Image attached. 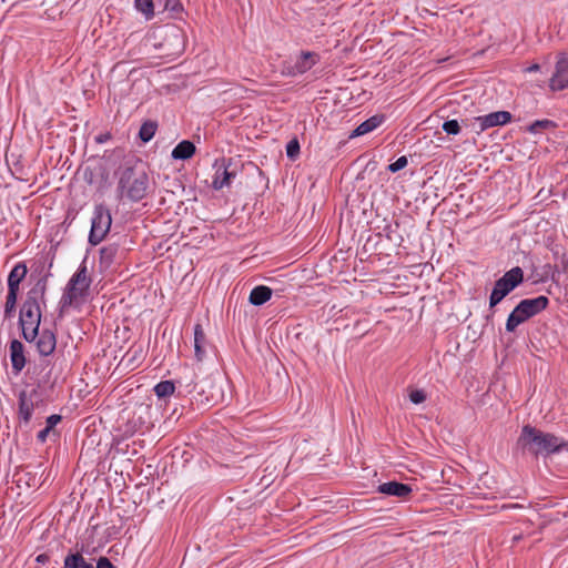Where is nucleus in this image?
Instances as JSON below:
<instances>
[{
	"instance_id": "obj_14",
	"label": "nucleus",
	"mask_w": 568,
	"mask_h": 568,
	"mask_svg": "<svg viewBox=\"0 0 568 568\" xmlns=\"http://www.w3.org/2000/svg\"><path fill=\"white\" fill-rule=\"evenodd\" d=\"M375 491L385 497L406 498L413 494L414 488L410 484L390 479L387 481H379Z\"/></svg>"
},
{
	"instance_id": "obj_6",
	"label": "nucleus",
	"mask_w": 568,
	"mask_h": 568,
	"mask_svg": "<svg viewBox=\"0 0 568 568\" xmlns=\"http://www.w3.org/2000/svg\"><path fill=\"white\" fill-rule=\"evenodd\" d=\"M44 290H31L20 310V326L23 337L32 341L38 336L41 322V310L39 300L43 296Z\"/></svg>"
},
{
	"instance_id": "obj_51",
	"label": "nucleus",
	"mask_w": 568,
	"mask_h": 568,
	"mask_svg": "<svg viewBox=\"0 0 568 568\" xmlns=\"http://www.w3.org/2000/svg\"><path fill=\"white\" fill-rule=\"evenodd\" d=\"M519 539H520V536H515V537H514V540H515V541H517V540H519Z\"/></svg>"
},
{
	"instance_id": "obj_33",
	"label": "nucleus",
	"mask_w": 568,
	"mask_h": 568,
	"mask_svg": "<svg viewBox=\"0 0 568 568\" xmlns=\"http://www.w3.org/2000/svg\"><path fill=\"white\" fill-rule=\"evenodd\" d=\"M175 386L172 381H163L154 386V393L159 398H164L174 393Z\"/></svg>"
},
{
	"instance_id": "obj_23",
	"label": "nucleus",
	"mask_w": 568,
	"mask_h": 568,
	"mask_svg": "<svg viewBox=\"0 0 568 568\" xmlns=\"http://www.w3.org/2000/svg\"><path fill=\"white\" fill-rule=\"evenodd\" d=\"M206 337L201 324L194 326V354L199 362L203 361L206 351Z\"/></svg>"
},
{
	"instance_id": "obj_29",
	"label": "nucleus",
	"mask_w": 568,
	"mask_h": 568,
	"mask_svg": "<svg viewBox=\"0 0 568 568\" xmlns=\"http://www.w3.org/2000/svg\"><path fill=\"white\" fill-rule=\"evenodd\" d=\"M554 70H556L558 74L568 77V52L567 51H560L556 54Z\"/></svg>"
},
{
	"instance_id": "obj_34",
	"label": "nucleus",
	"mask_w": 568,
	"mask_h": 568,
	"mask_svg": "<svg viewBox=\"0 0 568 568\" xmlns=\"http://www.w3.org/2000/svg\"><path fill=\"white\" fill-rule=\"evenodd\" d=\"M156 123L153 121H146L144 122L139 131V136L143 142H149L156 132Z\"/></svg>"
},
{
	"instance_id": "obj_41",
	"label": "nucleus",
	"mask_w": 568,
	"mask_h": 568,
	"mask_svg": "<svg viewBox=\"0 0 568 568\" xmlns=\"http://www.w3.org/2000/svg\"><path fill=\"white\" fill-rule=\"evenodd\" d=\"M300 152V144L297 140H292L286 145V154L290 159L294 160Z\"/></svg>"
},
{
	"instance_id": "obj_46",
	"label": "nucleus",
	"mask_w": 568,
	"mask_h": 568,
	"mask_svg": "<svg viewBox=\"0 0 568 568\" xmlns=\"http://www.w3.org/2000/svg\"><path fill=\"white\" fill-rule=\"evenodd\" d=\"M560 270L562 273H567L568 272V253H561V256H560Z\"/></svg>"
},
{
	"instance_id": "obj_2",
	"label": "nucleus",
	"mask_w": 568,
	"mask_h": 568,
	"mask_svg": "<svg viewBox=\"0 0 568 568\" xmlns=\"http://www.w3.org/2000/svg\"><path fill=\"white\" fill-rule=\"evenodd\" d=\"M329 93V90L322 89V118L323 123L325 124H322V131L329 130L335 131V133L329 134L328 136H324L322 134V140L325 139L326 141V151L324 155H322V162L325 160V164H322V173L327 170L333 172L334 168L337 165V163L329 165L328 162L337 158L339 155V152L343 150L337 146L336 129H338L337 125L342 124L344 120L347 118V111L343 106H341L336 111L328 110V103L326 102V100H334L333 97H328Z\"/></svg>"
},
{
	"instance_id": "obj_25",
	"label": "nucleus",
	"mask_w": 568,
	"mask_h": 568,
	"mask_svg": "<svg viewBox=\"0 0 568 568\" xmlns=\"http://www.w3.org/2000/svg\"><path fill=\"white\" fill-rule=\"evenodd\" d=\"M272 296V290L264 285H258L251 291L248 301L253 305H262Z\"/></svg>"
},
{
	"instance_id": "obj_22",
	"label": "nucleus",
	"mask_w": 568,
	"mask_h": 568,
	"mask_svg": "<svg viewBox=\"0 0 568 568\" xmlns=\"http://www.w3.org/2000/svg\"><path fill=\"white\" fill-rule=\"evenodd\" d=\"M28 273L24 263H18L11 270L8 276V290L19 292L20 283L23 281Z\"/></svg>"
},
{
	"instance_id": "obj_3",
	"label": "nucleus",
	"mask_w": 568,
	"mask_h": 568,
	"mask_svg": "<svg viewBox=\"0 0 568 568\" xmlns=\"http://www.w3.org/2000/svg\"><path fill=\"white\" fill-rule=\"evenodd\" d=\"M550 305L545 294L520 298L508 313L505 321V333L517 335L521 325L544 313Z\"/></svg>"
},
{
	"instance_id": "obj_43",
	"label": "nucleus",
	"mask_w": 568,
	"mask_h": 568,
	"mask_svg": "<svg viewBox=\"0 0 568 568\" xmlns=\"http://www.w3.org/2000/svg\"><path fill=\"white\" fill-rule=\"evenodd\" d=\"M436 62L438 64H445V63L455 64L457 62L456 53H449L444 57H437Z\"/></svg>"
},
{
	"instance_id": "obj_44",
	"label": "nucleus",
	"mask_w": 568,
	"mask_h": 568,
	"mask_svg": "<svg viewBox=\"0 0 568 568\" xmlns=\"http://www.w3.org/2000/svg\"><path fill=\"white\" fill-rule=\"evenodd\" d=\"M325 498H326V496L324 495V489L322 488V508H321L322 514L331 513L333 509L332 500H326Z\"/></svg>"
},
{
	"instance_id": "obj_13",
	"label": "nucleus",
	"mask_w": 568,
	"mask_h": 568,
	"mask_svg": "<svg viewBox=\"0 0 568 568\" xmlns=\"http://www.w3.org/2000/svg\"><path fill=\"white\" fill-rule=\"evenodd\" d=\"M231 161L221 158L216 159L213 163L214 175L212 180V187L216 191L222 190L225 186H230L233 179L236 176V171L231 170Z\"/></svg>"
},
{
	"instance_id": "obj_27",
	"label": "nucleus",
	"mask_w": 568,
	"mask_h": 568,
	"mask_svg": "<svg viewBox=\"0 0 568 568\" xmlns=\"http://www.w3.org/2000/svg\"><path fill=\"white\" fill-rule=\"evenodd\" d=\"M63 568H93V566L81 554L75 552L64 558Z\"/></svg>"
},
{
	"instance_id": "obj_49",
	"label": "nucleus",
	"mask_w": 568,
	"mask_h": 568,
	"mask_svg": "<svg viewBox=\"0 0 568 568\" xmlns=\"http://www.w3.org/2000/svg\"><path fill=\"white\" fill-rule=\"evenodd\" d=\"M551 253H552V256H554L555 260H559L560 261L561 254H559L558 248L551 250Z\"/></svg>"
},
{
	"instance_id": "obj_8",
	"label": "nucleus",
	"mask_w": 568,
	"mask_h": 568,
	"mask_svg": "<svg viewBox=\"0 0 568 568\" xmlns=\"http://www.w3.org/2000/svg\"><path fill=\"white\" fill-rule=\"evenodd\" d=\"M352 166H358V172L354 178V189L358 191H368L372 189V181H387L386 172L377 171L378 162L375 156L367 158V154L359 155Z\"/></svg>"
},
{
	"instance_id": "obj_45",
	"label": "nucleus",
	"mask_w": 568,
	"mask_h": 568,
	"mask_svg": "<svg viewBox=\"0 0 568 568\" xmlns=\"http://www.w3.org/2000/svg\"><path fill=\"white\" fill-rule=\"evenodd\" d=\"M525 73H537L541 72V64L538 62L530 63L529 65L523 69Z\"/></svg>"
},
{
	"instance_id": "obj_26",
	"label": "nucleus",
	"mask_w": 568,
	"mask_h": 568,
	"mask_svg": "<svg viewBox=\"0 0 568 568\" xmlns=\"http://www.w3.org/2000/svg\"><path fill=\"white\" fill-rule=\"evenodd\" d=\"M548 89L551 93H557L567 90L568 77L558 74L557 71L554 70L548 80Z\"/></svg>"
},
{
	"instance_id": "obj_18",
	"label": "nucleus",
	"mask_w": 568,
	"mask_h": 568,
	"mask_svg": "<svg viewBox=\"0 0 568 568\" xmlns=\"http://www.w3.org/2000/svg\"><path fill=\"white\" fill-rule=\"evenodd\" d=\"M384 225L377 226L379 229V232L376 234V236H385L388 241L394 243L395 245H400L403 242V236L398 233L399 223L396 221L394 224L392 221H388L386 219L383 220Z\"/></svg>"
},
{
	"instance_id": "obj_9",
	"label": "nucleus",
	"mask_w": 568,
	"mask_h": 568,
	"mask_svg": "<svg viewBox=\"0 0 568 568\" xmlns=\"http://www.w3.org/2000/svg\"><path fill=\"white\" fill-rule=\"evenodd\" d=\"M521 254L524 272L526 270L529 271V274H526L527 283L540 285L550 281L556 285L559 284V275L562 273L559 266L546 263L541 267H538L531 253L521 252Z\"/></svg>"
},
{
	"instance_id": "obj_50",
	"label": "nucleus",
	"mask_w": 568,
	"mask_h": 568,
	"mask_svg": "<svg viewBox=\"0 0 568 568\" xmlns=\"http://www.w3.org/2000/svg\"><path fill=\"white\" fill-rule=\"evenodd\" d=\"M38 561H44V555H40L38 558H37Z\"/></svg>"
},
{
	"instance_id": "obj_17",
	"label": "nucleus",
	"mask_w": 568,
	"mask_h": 568,
	"mask_svg": "<svg viewBox=\"0 0 568 568\" xmlns=\"http://www.w3.org/2000/svg\"><path fill=\"white\" fill-rule=\"evenodd\" d=\"M347 257V251L339 248L336 253L327 258L326 253L322 252V275L325 272L334 273L339 272L344 266V261Z\"/></svg>"
},
{
	"instance_id": "obj_4",
	"label": "nucleus",
	"mask_w": 568,
	"mask_h": 568,
	"mask_svg": "<svg viewBox=\"0 0 568 568\" xmlns=\"http://www.w3.org/2000/svg\"><path fill=\"white\" fill-rule=\"evenodd\" d=\"M150 187V179L142 166H130L121 171L118 181L120 199L139 202L144 199Z\"/></svg>"
},
{
	"instance_id": "obj_16",
	"label": "nucleus",
	"mask_w": 568,
	"mask_h": 568,
	"mask_svg": "<svg viewBox=\"0 0 568 568\" xmlns=\"http://www.w3.org/2000/svg\"><path fill=\"white\" fill-rule=\"evenodd\" d=\"M558 128V123L555 120L548 118L535 119L529 121L524 126V132L530 135H541L546 132H552Z\"/></svg>"
},
{
	"instance_id": "obj_52",
	"label": "nucleus",
	"mask_w": 568,
	"mask_h": 568,
	"mask_svg": "<svg viewBox=\"0 0 568 568\" xmlns=\"http://www.w3.org/2000/svg\"><path fill=\"white\" fill-rule=\"evenodd\" d=\"M108 251H109L108 248H103L102 254H105Z\"/></svg>"
},
{
	"instance_id": "obj_35",
	"label": "nucleus",
	"mask_w": 568,
	"mask_h": 568,
	"mask_svg": "<svg viewBox=\"0 0 568 568\" xmlns=\"http://www.w3.org/2000/svg\"><path fill=\"white\" fill-rule=\"evenodd\" d=\"M408 155H400L397 159L390 161L386 168V171L389 173H397L404 170L408 165Z\"/></svg>"
},
{
	"instance_id": "obj_48",
	"label": "nucleus",
	"mask_w": 568,
	"mask_h": 568,
	"mask_svg": "<svg viewBox=\"0 0 568 568\" xmlns=\"http://www.w3.org/2000/svg\"><path fill=\"white\" fill-rule=\"evenodd\" d=\"M182 382L186 383L185 386L190 387V392L194 389V381L192 377L189 378L187 376H182L180 378V383H182Z\"/></svg>"
},
{
	"instance_id": "obj_40",
	"label": "nucleus",
	"mask_w": 568,
	"mask_h": 568,
	"mask_svg": "<svg viewBox=\"0 0 568 568\" xmlns=\"http://www.w3.org/2000/svg\"><path fill=\"white\" fill-rule=\"evenodd\" d=\"M164 9L172 13H180L183 8L180 0H165Z\"/></svg>"
},
{
	"instance_id": "obj_21",
	"label": "nucleus",
	"mask_w": 568,
	"mask_h": 568,
	"mask_svg": "<svg viewBox=\"0 0 568 568\" xmlns=\"http://www.w3.org/2000/svg\"><path fill=\"white\" fill-rule=\"evenodd\" d=\"M10 357L12 363V368L19 373L26 365V358L23 354V345L21 342L13 339L10 343Z\"/></svg>"
},
{
	"instance_id": "obj_47",
	"label": "nucleus",
	"mask_w": 568,
	"mask_h": 568,
	"mask_svg": "<svg viewBox=\"0 0 568 568\" xmlns=\"http://www.w3.org/2000/svg\"><path fill=\"white\" fill-rule=\"evenodd\" d=\"M97 568H114V566L111 564V561L108 558L101 557L98 560Z\"/></svg>"
},
{
	"instance_id": "obj_15",
	"label": "nucleus",
	"mask_w": 568,
	"mask_h": 568,
	"mask_svg": "<svg viewBox=\"0 0 568 568\" xmlns=\"http://www.w3.org/2000/svg\"><path fill=\"white\" fill-rule=\"evenodd\" d=\"M152 45L162 50L160 57L174 58L182 52L184 41L183 38H163L162 41L153 42Z\"/></svg>"
},
{
	"instance_id": "obj_11",
	"label": "nucleus",
	"mask_w": 568,
	"mask_h": 568,
	"mask_svg": "<svg viewBox=\"0 0 568 568\" xmlns=\"http://www.w3.org/2000/svg\"><path fill=\"white\" fill-rule=\"evenodd\" d=\"M514 115L508 110H494L486 114L474 116L469 126L476 134H480L491 128H499L510 124Z\"/></svg>"
},
{
	"instance_id": "obj_39",
	"label": "nucleus",
	"mask_w": 568,
	"mask_h": 568,
	"mask_svg": "<svg viewBox=\"0 0 568 568\" xmlns=\"http://www.w3.org/2000/svg\"><path fill=\"white\" fill-rule=\"evenodd\" d=\"M495 54V50L491 48V45H487L483 49H479L477 51H475L473 54H471V59L474 61L480 59V58H484L486 55H489L490 58H493Z\"/></svg>"
},
{
	"instance_id": "obj_1",
	"label": "nucleus",
	"mask_w": 568,
	"mask_h": 568,
	"mask_svg": "<svg viewBox=\"0 0 568 568\" xmlns=\"http://www.w3.org/2000/svg\"><path fill=\"white\" fill-rule=\"evenodd\" d=\"M567 453L568 439L552 432L538 428L529 423L520 427L514 445V454L544 460Z\"/></svg>"
},
{
	"instance_id": "obj_30",
	"label": "nucleus",
	"mask_w": 568,
	"mask_h": 568,
	"mask_svg": "<svg viewBox=\"0 0 568 568\" xmlns=\"http://www.w3.org/2000/svg\"><path fill=\"white\" fill-rule=\"evenodd\" d=\"M61 416L53 414L47 418V426L38 433V440L44 443L49 434L53 430L54 426L60 423Z\"/></svg>"
},
{
	"instance_id": "obj_12",
	"label": "nucleus",
	"mask_w": 568,
	"mask_h": 568,
	"mask_svg": "<svg viewBox=\"0 0 568 568\" xmlns=\"http://www.w3.org/2000/svg\"><path fill=\"white\" fill-rule=\"evenodd\" d=\"M111 223L112 217L110 211L103 205H97L91 221L89 242L92 245L100 244L109 233Z\"/></svg>"
},
{
	"instance_id": "obj_38",
	"label": "nucleus",
	"mask_w": 568,
	"mask_h": 568,
	"mask_svg": "<svg viewBox=\"0 0 568 568\" xmlns=\"http://www.w3.org/2000/svg\"><path fill=\"white\" fill-rule=\"evenodd\" d=\"M312 54L311 53H304L303 57H302V61L301 63H297L296 65V71L298 73H303L305 72L307 69L311 68L312 63H313V60H312Z\"/></svg>"
},
{
	"instance_id": "obj_28",
	"label": "nucleus",
	"mask_w": 568,
	"mask_h": 568,
	"mask_svg": "<svg viewBox=\"0 0 568 568\" xmlns=\"http://www.w3.org/2000/svg\"><path fill=\"white\" fill-rule=\"evenodd\" d=\"M134 7L145 20H151L154 16V3L153 0H134Z\"/></svg>"
},
{
	"instance_id": "obj_19",
	"label": "nucleus",
	"mask_w": 568,
	"mask_h": 568,
	"mask_svg": "<svg viewBox=\"0 0 568 568\" xmlns=\"http://www.w3.org/2000/svg\"><path fill=\"white\" fill-rule=\"evenodd\" d=\"M55 336L50 331H42L37 339V349L42 356L52 354L55 349Z\"/></svg>"
},
{
	"instance_id": "obj_5",
	"label": "nucleus",
	"mask_w": 568,
	"mask_h": 568,
	"mask_svg": "<svg viewBox=\"0 0 568 568\" xmlns=\"http://www.w3.org/2000/svg\"><path fill=\"white\" fill-rule=\"evenodd\" d=\"M91 278L88 268L82 263L69 280L60 300V311L65 312L70 307L79 308L87 301Z\"/></svg>"
},
{
	"instance_id": "obj_53",
	"label": "nucleus",
	"mask_w": 568,
	"mask_h": 568,
	"mask_svg": "<svg viewBox=\"0 0 568 568\" xmlns=\"http://www.w3.org/2000/svg\"><path fill=\"white\" fill-rule=\"evenodd\" d=\"M361 39H362V38H359V37L354 38L355 42H357V41H358V40H361Z\"/></svg>"
},
{
	"instance_id": "obj_37",
	"label": "nucleus",
	"mask_w": 568,
	"mask_h": 568,
	"mask_svg": "<svg viewBox=\"0 0 568 568\" xmlns=\"http://www.w3.org/2000/svg\"><path fill=\"white\" fill-rule=\"evenodd\" d=\"M487 303H488V306H487V310L483 314V318H484L486 324H493L495 315H496V313L498 311V306L501 303L495 302V303H493V305H490V297L489 296L487 297Z\"/></svg>"
},
{
	"instance_id": "obj_36",
	"label": "nucleus",
	"mask_w": 568,
	"mask_h": 568,
	"mask_svg": "<svg viewBox=\"0 0 568 568\" xmlns=\"http://www.w3.org/2000/svg\"><path fill=\"white\" fill-rule=\"evenodd\" d=\"M428 397L427 392L424 388H414L408 393V400L414 405H422Z\"/></svg>"
},
{
	"instance_id": "obj_10",
	"label": "nucleus",
	"mask_w": 568,
	"mask_h": 568,
	"mask_svg": "<svg viewBox=\"0 0 568 568\" xmlns=\"http://www.w3.org/2000/svg\"><path fill=\"white\" fill-rule=\"evenodd\" d=\"M386 114L375 113L357 123L352 130H345L344 128L336 129L337 146L339 149H344L351 140L374 132L379 126H382L386 122Z\"/></svg>"
},
{
	"instance_id": "obj_31",
	"label": "nucleus",
	"mask_w": 568,
	"mask_h": 568,
	"mask_svg": "<svg viewBox=\"0 0 568 568\" xmlns=\"http://www.w3.org/2000/svg\"><path fill=\"white\" fill-rule=\"evenodd\" d=\"M462 122L464 121L458 119H446L442 124V129L447 135L455 136L462 133Z\"/></svg>"
},
{
	"instance_id": "obj_20",
	"label": "nucleus",
	"mask_w": 568,
	"mask_h": 568,
	"mask_svg": "<svg viewBox=\"0 0 568 568\" xmlns=\"http://www.w3.org/2000/svg\"><path fill=\"white\" fill-rule=\"evenodd\" d=\"M33 408H34L33 394L28 393L26 390L20 392V394H19V415L24 420V423H29V420L31 419Z\"/></svg>"
},
{
	"instance_id": "obj_24",
	"label": "nucleus",
	"mask_w": 568,
	"mask_h": 568,
	"mask_svg": "<svg viewBox=\"0 0 568 568\" xmlns=\"http://www.w3.org/2000/svg\"><path fill=\"white\" fill-rule=\"evenodd\" d=\"M195 153V145L187 140L181 141L173 150L172 158L174 160H187Z\"/></svg>"
},
{
	"instance_id": "obj_7",
	"label": "nucleus",
	"mask_w": 568,
	"mask_h": 568,
	"mask_svg": "<svg viewBox=\"0 0 568 568\" xmlns=\"http://www.w3.org/2000/svg\"><path fill=\"white\" fill-rule=\"evenodd\" d=\"M526 283L527 277L521 265L517 264L504 271V273L494 281L488 294L490 305L495 302L503 303L511 293Z\"/></svg>"
},
{
	"instance_id": "obj_32",
	"label": "nucleus",
	"mask_w": 568,
	"mask_h": 568,
	"mask_svg": "<svg viewBox=\"0 0 568 568\" xmlns=\"http://www.w3.org/2000/svg\"><path fill=\"white\" fill-rule=\"evenodd\" d=\"M18 294H19V292L8 290V294L6 297V304H4V318H7V320H10L13 316V313L16 311Z\"/></svg>"
},
{
	"instance_id": "obj_42",
	"label": "nucleus",
	"mask_w": 568,
	"mask_h": 568,
	"mask_svg": "<svg viewBox=\"0 0 568 568\" xmlns=\"http://www.w3.org/2000/svg\"><path fill=\"white\" fill-rule=\"evenodd\" d=\"M378 236L369 234L364 243L363 250L367 252L368 250H375L379 243Z\"/></svg>"
}]
</instances>
